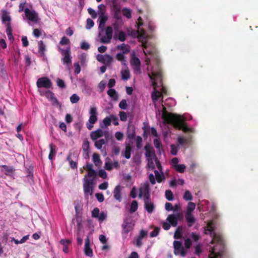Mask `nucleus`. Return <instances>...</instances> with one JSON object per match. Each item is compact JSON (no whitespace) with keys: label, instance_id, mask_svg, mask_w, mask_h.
Masks as SVG:
<instances>
[{"label":"nucleus","instance_id":"obj_1","mask_svg":"<svg viewBox=\"0 0 258 258\" xmlns=\"http://www.w3.org/2000/svg\"><path fill=\"white\" fill-rule=\"evenodd\" d=\"M156 65L148 67V76L150 77L154 88L151 96L152 100L156 108H158L159 111L160 106L162 102V95L166 93V90L162 84V73L157 60Z\"/></svg>","mask_w":258,"mask_h":258},{"label":"nucleus","instance_id":"obj_2","mask_svg":"<svg viewBox=\"0 0 258 258\" xmlns=\"http://www.w3.org/2000/svg\"><path fill=\"white\" fill-rule=\"evenodd\" d=\"M138 29L137 33L138 35V38L140 41H142V46L144 48V54L145 55V61L147 64H149L150 57H149L151 55V57L155 59H157V55L156 54V50L154 46L148 42H144V40L147 38V35L146 34L145 31L140 28V26L143 25L142 22V19L140 17L138 20Z\"/></svg>","mask_w":258,"mask_h":258},{"label":"nucleus","instance_id":"obj_3","mask_svg":"<svg viewBox=\"0 0 258 258\" xmlns=\"http://www.w3.org/2000/svg\"><path fill=\"white\" fill-rule=\"evenodd\" d=\"M162 117L166 123L172 124L175 128L182 130L184 132H192V129L185 125L184 123V118L180 115L168 113L166 111L163 104Z\"/></svg>","mask_w":258,"mask_h":258},{"label":"nucleus","instance_id":"obj_4","mask_svg":"<svg viewBox=\"0 0 258 258\" xmlns=\"http://www.w3.org/2000/svg\"><path fill=\"white\" fill-rule=\"evenodd\" d=\"M146 153L145 155L148 161L147 166L149 168L153 169L156 166L161 171V166L159 162L156 157L155 153L152 149L148 148L147 146L145 147Z\"/></svg>","mask_w":258,"mask_h":258},{"label":"nucleus","instance_id":"obj_5","mask_svg":"<svg viewBox=\"0 0 258 258\" xmlns=\"http://www.w3.org/2000/svg\"><path fill=\"white\" fill-rule=\"evenodd\" d=\"M180 217V214L169 215L167 218L166 221L163 223V228L167 230L170 228V225L173 227L176 226Z\"/></svg>","mask_w":258,"mask_h":258},{"label":"nucleus","instance_id":"obj_6","mask_svg":"<svg viewBox=\"0 0 258 258\" xmlns=\"http://www.w3.org/2000/svg\"><path fill=\"white\" fill-rule=\"evenodd\" d=\"M99 32V37L100 41L103 43H110L112 37V29L111 27H108L104 32L103 29Z\"/></svg>","mask_w":258,"mask_h":258},{"label":"nucleus","instance_id":"obj_7","mask_svg":"<svg viewBox=\"0 0 258 258\" xmlns=\"http://www.w3.org/2000/svg\"><path fill=\"white\" fill-rule=\"evenodd\" d=\"M90 117L88 122L86 123V126L89 130H91L93 126V124L97 120V109L96 107L91 106L89 110Z\"/></svg>","mask_w":258,"mask_h":258},{"label":"nucleus","instance_id":"obj_8","mask_svg":"<svg viewBox=\"0 0 258 258\" xmlns=\"http://www.w3.org/2000/svg\"><path fill=\"white\" fill-rule=\"evenodd\" d=\"M24 11L25 16L29 20L28 23L29 25H31L33 24L39 23L40 19L38 14L35 11L26 8L25 9Z\"/></svg>","mask_w":258,"mask_h":258},{"label":"nucleus","instance_id":"obj_9","mask_svg":"<svg viewBox=\"0 0 258 258\" xmlns=\"http://www.w3.org/2000/svg\"><path fill=\"white\" fill-rule=\"evenodd\" d=\"M93 179H88L86 176L84 178L83 188L86 197L92 195L93 193Z\"/></svg>","mask_w":258,"mask_h":258},{"label":"nucleus","instance_id":"obj_10","mask_svg":"<svg viewBox=\"0 0 258 258\" xmlns=\"http://www.w3.org/2000/svg\"><path fill=\"white\" fill-rule=\"evenodd\" d=\"M135 225L134 221L131 218H127L124 220L122 225L123 234H127L130 231L133 230Z\"/></svg>","mask_w":258,"mask_h":258},{"label":"nucleus","instance_id":"obj_11","mask_svg":"<svg viewBox=\"0 0 258 258\" xmlns=\"http://www.w3.org/2000/svg\"><path fill=\"white\" fill-rule=\"evenodd\" d=\"M174 253L175 255H179L181 256H184L186 255V251L182 246L181 243L178 241H174L173 242Z\"/></svg>","mask_w":258,"mask_h":258},{"label":"nucleus","instance_id":"obj_12","mask_svg":"<svg viewBox=\"0 0 258 258\" xmlns=\"http://www.w3.org/2000/svg\"><path fill=\"white\" fill-rule=\"evenodd\" d=\"M38 88H50L52 86V83L47 77H42L38 79L37 81Z\"/></svg>","mask_w":258,"mask_h":258},{"label":"nucleus","instance_id":"obj_13","mask_svg":"<svg viewBox=\"0 0 258 258\" xmlns=\"http://www.w3.org/2000/svg\"><path fill=\"white\" fill-rule=\"evenodd\" d=\"M98 61L105 64L109 65L113 61V57L109 54H98L96 56Z\"/></svg>","mask_w":258,"mask_h":258},{"label":"nucleus","instance_id":"obj_14","mask_svg":"<svg viewBox=\"0 0 258 258\" xmlns=\"http://www.w3.org/2000/svg\"><path fill=\"white\" fill-rule=\"evenodd\" d=\"M139 196L140 198H143L144 200L146 199H149L150 195L149 191V184L148 183H145L141 186Z\"/></svg>","mask_w":258,"mask_h":258},{"label":"nucleus","instance_id":"obj_15","mask_svg":"<svg viewBox=\"0 0 258 258\" xmlns=\"http://www.w3.org/2000/svg\"><path fill=\"white\" fill-rule=\"evenodd\" d=\"M39 92L41 95L46 96L53 104L57 103V99L52 92L50 91H43L42 90H40Z\"/></svg>","mask_w":258,"mask_h":258},{"label":"nucleus","instance_id":"obj_16","mask_svg":"<svg viewBox=\"0 0 258 258\" xmlns=\"http://www.w3.org/2000/svg\"><path fill=\"white\" fill-rule=\"evenodd\" d=\"M131 63L134 70L137 72H140V60L135 55L132 57Z\"/></svg>","mask_w":258,"mask_h":258},{"label":"nucleus","instance_id":"obj_17","mask_svg":"<svg viewBox=\"0 0 258 258\" xmlns=\"http://www.w3.org/2000/svg\"><path fill=\"white\" fill-rule=\"evenodd\" d=\"M107 132H103L102 130H98L91 133V138L93 140H96L99 138L107 135Z\"/></svg>","mask_w":258,"mask_h":258},{"label":"nucleus","instance_id":"obj_18","mask_svg":"<svg viewBox=\"0 0 258 258\" xmlns=\"http://www.w3.org/2000/svg\"><path fill=\"white\" fill-rule=\"evenodd\" d=\"M118 167V163L117 161H114L112 163L110 159L106 158L105 162L104 168L107 170H111L113 168H117Z\"/></svg>","mask_w":258,"mask_h":258},{"label":"nucleus","instance_id":"obj_19","mask_svg":"<svg viewBox=\"0 0 258 258\" xmlns=\"http://www.w3.org/2000/svg\"><path fill=\"white\" fill-rule=\"evenodd\" d=\"M84 252L86 255L91 257L93 256V251L90 246V240L87 237L85 239Z\"/></svg>","mask_w":258,"mask_h":258},{"label":"nucleus","instance_id":"obj_20","mask_svg":"<svg viewBox=\"0 0 258 258\" xmlns=\"http://www.w3.org/2000/svg\"><path fill=\"white\" fill-rule=\"evenodd\" d=\"M123 67L121 70V75L122 80H127L130 77V71L128 68L125 65H122Z\"/></svg>","mask_w":258,"mask_h":258},{"label":"nucleus","instance_id":"obj_21","mask_svg":"<svg viewBox=\"0 0 258 258\" xmlns=\"http://www.w3.org/2000/svg\"><path fill=\"white\" fill-rule=\"evenodd\" d=\"M145 207L149 213H152L154 210V205L149 199L144 200Z\"/></svg>","mask_w":258,"mask_h":258},{"label":"nucleus","instance_id":"obj_22","mask_svg":"<svg viewBox=\"0 0 258 258\" xmlns=\"http://www.w3.org/2000/svg\"><path fill=\"white\" fill-rule=\"evenodd\" d=\"M60 243L63 245V251L65 253H68L69 251L68 246L71 244V241L69 239H63L60 241Z\"/></svg>","mask_w":258,"mask_h":258},{"label":"nucleus","instance_id":"obj_23","mask_svg":"<svg viewBox=\"0 0 258 258\" xmlns=\"http://www.w3.org/2000/svg\"><path fill=\"white\" fill-rule=\"evenodd\" d=\"M62 54L64 55L63 58V62L64 63L70 64L71 62L70 58V50H67L62 52Z\"/></svg>","mask_w":258,"mask_h":258},{"label":"nucleus","instance_id":"obj_24","mask_svg":"<svg viewBox=\"0 0 258 258\" xmlns=\"http://www.w3.org/2000/svg\"><path fill=\"white\" fill-rule=\"evenodd\" d=\"M120 191H121V187L120 185H117L115 187L114 191H113V195H114V198L116 200H117L119 202L121 201Z\"/></svg>","mask_w":258,"mask_h":258},{"label":"nucleus","instance_id":"obj_25","mask_svg":"<svg viewBox=\"0 0 258 258\" xmlns=\"http://www.w3.org/2000/svg\"><path fill=\"white\" fill-rule=\"evenodd\" d=\"M116 49L117 50H121V53L124 54H127L130 51L129 47L127 45L124 44L117 45L116 46Z\"/></svg>","mask_w":258,"mask_h":258},{"label":"nucleus","instance_id":"obj_26","mask_svg":"<svg viewBox=\"0 0 258 258\" xmlns=\"http://www.w3.org/2000/svg\"><path fill=\"white\" fill-rule=\"evenodd\" d=\"M107 20V16L106 15L99 16L98 20L99 21V29H103L106 21Z\"/></svg>","mask_w":258,"mask_h":258},{"label":"nucleus","instance_id":"obj_27","mask_svg":"<svg viewBox=\"0 0 258 258\" xmlns=\"http://www.w3.org/2000/svg\"><path fill=\"white\" fill-rule=\"evenodd\" d=\"M93 161L94 163L95 166L97 167L101 166L102 162L100 159V156L97 154H94L93 155Z\"/></svg>","mask_w":258,"mask_h":258},{"label":"nucleus","instance_id":"obj_28","mask_svg":"<svg viewBox=\"0 0 258 258\" xmlns=\"http://www.w3.org/2000/svg\"><path fill=\"white\" fill-rule=\"evenodd\" d=\"M196 205L192 202H189L186 208V211L185 214H192V212L195 209Z\"/></svg>","mask_w":258,"mask_h":258},{"label":"nucleus","instance_id":"obj_29","mask_svg":"<svg viewBox=\"0 0 258 258\" xmlns=\"http://www.w3.org/2000/svg\"><path fill=\"white\" fill-rule=\"evenodd\" d=\"M49 148H50V153L49 154L48 158L50 160H52L53 157L55 156L56 154V147L53 144H50L49 145Z\"/></svg>","mask_w":258,"mask_h":258},{"label":"nucleus","instance_id":"obj_30","mask_svg":"<svg viewBox=\"0 0 258 258\" xmlns=\"http://www.w3.org/2000/svg\"><path fill=\"white\" fill-rule=\"evenodd\" d=\"M154 173L157 182H161L165 179L164 174L162 172L160 173L157 170H155Z\"/></svg>","mask_w":258,"mask_h":258},{"label":"nucleus","instance_id":"obj_31","mask_svg":"<svg viewBox=\"0 0 258 258\" xmlns=\"http://www.w3.org/2000/svg\"><path fill=\"white\" fill-rule=\"evenodd\" d=\"M116 58L118 61L121 62L122 65L126 64V60H125L124 54L121 52L117 53L116 55Z\"/></svg>","mask_w":258,"mask_h":258},{"label":"nucleus","instance_id":"obj_32","mask_svg":"<svg viewBox=\"0 0 258 258\" xmlns=\"http://www.w3.org/2000/svg\"><path fill=\"white\" fill-rule=\"evenodd\" d=\"M185 218L189 226H191L195 222V220L192 214H185Z\"/></svg>","mask_w":258,"mask_h":258},{"label":"nucleus","instance_id":"obj_33","mask_svg":"<svg viewBox=\"0 0 258 258\" xmlns=\"http://www.w3.org/2000/svg\"><path fill=\"white\" fill-rule=\"evenodd\" d=\"M138 203L136 201H133L130 206V209L129 211L131 213H134L138 209Z\"/></svg>","mask_w":258,"mask_h":258},{"label":"nucleus","instance_id":"obj_34","mask_svg":"<svg viewBox=\"0 0 258 258\" xmlns=\"http://www.w3.org/2000/svg\"><path fill=\"white\" fill-rule=\"evenodd\" d=\"M126 37V35L125 33L122 31L118 32V33H116L115 35V38H117L121 41H123L125 40Z\"/></svg>","mask_w":258,"mask_h":258},{"label":"nucleus","instance_id":"obj_35","mask_svg":"<svg viewBox=\"0 0 258 258\" xmlns=\"http://www.w3.org/2000/svg\"><path fill=\"white\" fill-rule=\"evenodd\" d=\"M3 21L7 23H10L11 17L9 14L6 12H4L2 15Z\"/></svg>","mask_w":258,"mask_h":258},{"label":"nucleus","instance_id":"obj_36","mask_svg":"<svg viewBox=\"0 0 258 258\" xmlns=\"http://www.w3.org/2000/svg\"><path fill=\"white\" fill-rule=\"evenodd\" d=\"M95 141V147L98 149H100L102 147L103 145L105 144V140L103 139H100L97 141Z\"/></svg>","mask_w":258,"mask_h":258},{"label":"nucleus","instance_id":"obj_37","mask_svg":"<svg viewBox=\"0 0 258 258\" xmlns=\"http://www.w3.org/2000/svg\"><path fill=\"white\" fill-rule=\"evenodd\" d=\"M98 14L99 16L100 15H105L106 8L105 6L104 5H100L98 6Z\"/></svg>","mask_w":258,"mask_h":258},{"label":"nucleus","instance_id":"obj_38","mask_svg":"<svg viewBox=\"0 0 258 258\" xmlns=\"http://www.w3.org/2000/svg\"><path fill=\"white\" fill-rule=\"evenodd\" d=\"M131 148L130 146L126 145L124 152V156L127 159H129L131 157Z\"/></svg>","mask_w":258,"mask_h":258},{"label":"nucleus","instance_id":"obj_39","mask_svg":"<svg viewBox=\"0 0 258 258\" xmlns=\"http://www.w3.org/2000/svg\"><path fill=\"white\" fill-rule=\"evenodd\" d=\"M183 198L185 201H190L192 199V196L189 190H186L184 192Z\"/></svg>","mask_w":258,"mask_h":258},{"label":"nucleus","instance_id":"obj_40","mask_svg":"<svg viewBox=\"0 0 258 258\" xmlns=\"http://www.w3.org/2000/svg\"><path fill=\"white\" fill-rule=\"evenodd\" d=\"M111 122V115H110L109 116L106 117L103 120V124L105 126H108L110 125Z\"/></svg>","mask_w":258,"mask_h":258},{"label":"nucleus","instance_id":"obj_41","mask_svg":"<svg viewBox=\"0 0 258 258\" xmlns=\"http://www.w3.org/2000/svg\"><path fill=\"white\" fill-rule=\"evenodd\" d=\"M45 46L43 44V42L42 41H40L38 42V48H39V52L41 53L42 54H44V52L45 51Z\"/></svg>","mask_w":258,"mask_h":258},{"label":"nucleus","instance_id":"obj_42","mask_svg":"<svg viewBox=\"0 0 258 258\" xmlns=\"http://www.w3.org/2000/svg\"><path fill=\"white\" fill-rule=\"evenodd\" d=\"M3 171L6 174H10L13 172V169L12 167H9L7 166H3Z\"/></svg>","mask_w":258,"mask_h":258},{"label":"nucleus","instance_id":"obj_43","mask_svg":"<svg viewBox=\"0 0 258 258\" xmlns=\"http://www.w3.org/2000/svg\"><path fill=\"white\" fill-rule=\"evenodd\" d=\"M181 231L182 228L180 227L177 228L176 231L175 232L174 237L175 239L180 238L181 237Z\"/></svg>","mask_w":258,"mask_h":258},{"label":"nucleus","instance_id":"obj_44","mask_svg":"<svg viewBox=\"0 0 258 258\" xmlns=\"http://www.w3.org/2000/svg\"><path fill=\"white\" fill-rule=\"evenodd\" d=\"M79 97L76 94H74L70 97V100L72 103H77L79 101Z\"/></svg>","mask_w":258,"mask_h":258},{"label":"nucleus","instance_id":"obj_45","mask_svg":"<svg viewBox=\"0 0 258 258\" xmlns=\"http://www.w3.org/2000/svg\"><path fill=\"white\" fill-rule=\"evenodd\" d=\"M123 15L127 18L131 17V12L128 9H123L122 11Z\"/></svg>","mask_w":258,"mask_h":258},{"label":"nucleus","instance_id":"obj_46","mask_svg":"<svg viewBox=\"0 0 258 258\" xmlns=\"http://www.w3.org/2000/svg\"><path fill=\"white\" fill-rule=\"evenodd\" d=\"M96 175L95 171L94 170H90L88 171V174L86 176L87 177V178L93 179V178H94L95 176Z\"/></svg>","mask_w":258,"mask_h":258},{"label":"nucleus","instance_id":"obj_47","mask_svg":"<svg viewBox=\"0 0 258 258\" xmlns=\"http://www.w3.org/2000/svg\"><path fill=\"white\" fill-rule=\"evenodd\" d=\"M185 166L184 164H178L174 168L178 172L182 173L185 169Z\"/></svg>","mask_w":258,"mask_h":258},{"label":"nucleus","instance_id":"obj_48","mask_svg":"<svg viewBox=\"0 0 258 258\" xmlns=\"http://www.w3.org/2000/svg\"><path fill=\"white\" fill-rule=\"evenodd\" d=\"M165 196L168 201H172L173 200V194L171 190H167L165 192Z\"/></svg>","mask_w":258,"mask_h":258},{"label":"nucleus","instance_id":"obj_49","mask_svg":"<svg viewBox=\"0 0 258 258\" xmlns=\"http://www.w3.org/2000/svg\"><path fill=\"white\" fill-rule=\"evenodd\" d=\"M107 217V213L105 212L100 213L99 215V216L97 217V219L99 221H103Z\"/></svg>","mask_w":258,"mask_h":258},{"label":"nucleus","instance_id":"obj_50","mask_svg":"<svg viewBox=\"0 0 258 258\" xmlns=\"http://www.w3.org/2000/svg\"><path fill=\"white\" fill-rule=\"evenodd\" d=\"M100 214L99 209L97 208L94 209L92 212V216L94 218H97Z\"/></svg>","mask_w":258,"mask_h":258},{"label":"nucleus","instance_id":"obj_51","mask_svg":"<svg viewBox=\"0 0 258 258\" xmlns=\"http://www.w3.org/2000/svg\"><path fill=\"white\" fill-rule=\"evenodd\" d=\"M94 22L91 19H88L86 27L87 29H90L94 26Z\"/></svg>","mask_w":258,"mask_h":258},{"label":"nucleus","instance_id":"obj_52","mask_svg":"<svg viewBox=\"0 0 258 258\" xmlns=\"http://www.w3.org/2000/svg\"><path fill=\"white\" fill-rule=\"evenodd\" d=\"M98 175L103 178V179H105L107 178V173L103 170L101 169V170H100L98 171Z\"/></svg>","mask_w":258,"mask_h":258},{"label":"nucleus","instance_id":"obj_53","mask_svg":"<svg viewBox=\"0 0 258 258\" xmlns=\"http://www.w3.org/2000/svg\"><path fill=\"white\" fill-rule=\"evenodd\" d=\"M115 138L118 141H121L123 139V135L120 132H117L115 134Z\"/></svg>","mask_w":258,"mask_h":258},{"label":"nucleus","instance_id":"obj_54","mask_svg":"<svg viewBox=\"0 0 258 258\" xmlns=\"http://www.w3.org/2000/svg\"><path fill=\"white\" fill-rule=\"evenodd\" d=\"M120 119L121 121H125L127 119V115L124 111L120 112L119 113Z\"/></svg>","mask_w":258,"mask_h":258},{"label":"nucleus","instance_id":"obj_55","mask_svg":"<svg viewBox=\"0 0 258 258\" xmlns=\"http://www.w3.org/2000/svg\"><path fill=\"white\" fill-rule=\"evenodd\" d=\"M171 153L173 155H176L177 153V147L174 145H171Z\"/></svg>","mask_w":258,"mask_h":258},{"label":"nucleus","instance_id":"obj_56","mask_svg":"<svg viewBox=\"0 0 258 258\" xmlns=\"http://www.w3.org/2000/svg\"><path fill=\"white\" fill-rule=\"evenodd\" d=\"M106 86V82L104 81H101L98 85V88L101 92L103 91Z\"/></svg>","mask_w":258,"mask_h":258},{"label":"nucleus","instance_id":"obj_57","mask_svg":"<svg viewBox=\"0 0 258 258\" xmlns=\"http://www.w3.org/2000/svg\"><path fill=\"white\" fill-rule=\"evenodd\" d=\"M60 44L61 45H66V44H68L70 43V40L68 38H67V37H63L60 41Z\"/></svg>","mask_w":258,"mask_h":258},{"label":"nucleus","instance_id":"obj_58","mask_svg":"<svg viewBox=\"0 0 258 258\" xmlns=\"http://www.w3.org/2000/svg\"><path fill=\"white\" fill-rule=\"evenodd\" d=\"M88 13H89V14L91 15L93 19H95L96 18V17H97L96 12L93 9H92L91 8H89L88 9Z\"/></svg>","mask_w":258,"mask_h":258},{"label":"nucleus","instance_id":"obj_59","mask_svg":"<svg viewBox=\"0 0 258 258\" xmlns=\"http://www.w3.org/2000/svg\"><path fill=\"white\" fill-rule=\"evenodd\" d=\"M111 122H113V124H114L115 125H117L118 124V118L117 116L113 114H111Z\"/></svg>","mask_w":258,"mask_h":258},{"label":"nucleus","instance_id":"obj_60","mask_svg":"<svg viewBox=\"0 0 258 258\" xmlns=\"http://www.w3.org/2000/svg\"><path fill=\"white\" fill-rule=\"evenodd\" d=\"M57 85L58 87L60 88H64L65 87V83L64 81L60 79H58L56 81Z\"/></svg>","mask_w":258,"mask_h":258},{"label":"nucleus","instance_id":"obj_61","mask_svg":"<svg viewBox=\"0 0 258 258\" xmlns=\"http://www.w3.org/2000/svg\"><path fill=\"white\" fill-rule=\"evenodd\" d=\"M107 94L108 95H109L111 97H115L116 96V92L113 89H110L107 91Z\"/></svg>","mask_w":258,"mask_h":258},{"label":"nucleus","instance_id":"obj_62","mask_svg":"<svg viewBox=\"0 0 258 258\" xmlns=\"http://www.w3.org/2000/svg\"><path fill=\"white\" fill-rule=\"evenodd\" d=\"M165 209L167 211H175V210L173 209V207L172 206V204L169 203H166L165 204Z\"/></svg>","mask_w":258,"mask_h":258},{"label":"nucleus","instance_id":"obj_63","mask_svg":"<svg viewBox=\"0 0 258 258\" xmlns=\"http://www.w3.org/2000/svg\"><path fill=\"white\" fill-rule=\"evenodd\" d=\"M96 197L97 199V200L99 202H102L104 201V197L103 194L100 193H97L96 194Z\"/></svg>","mask_w":258,"mask_h":258},{"label":"nucleus","instance_id":"obj_64","mask_svg":"<svg viewBox=\"0 0 258 258\" xmlns=\"http://www.w3.org/2000/svg\"><path fill=\"white\" fill-rule=\"evenodd\" d=\"M33 35L36 37H38L41 36V31L38 29H34L33 30Z\"/></svg>","mask_w":258,"mask_h":258}]
</instances>
